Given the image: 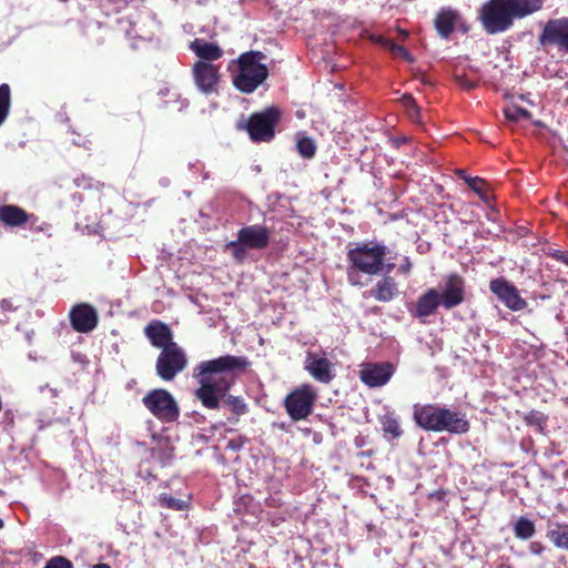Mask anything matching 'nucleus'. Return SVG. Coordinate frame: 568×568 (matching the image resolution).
Wrapping results in <instances>:
<instances>
[{
	"label": "nucleus",
	"instance_id": "1",
	"mask_svg": "<svg viewBox=\"0 0 568 568\" xmlns=\"http://www.w3.org/2000/svg\"><path fill=\"white\" fill-rule=\"evenodd\" d=\"M247 366V359L242 356L224 355L214 359L201 362L194 369V378L199 383L195 397L207 409H219L221 402L227 405L235 415H244L247 405L239 396L227 395L234 384V374Z\"/></svg>",
	"mask_w": 568,
	"mask_h": 568
},
{
	"label": "nucleus",
	"instance_id": "2",
	"mask_svg": "<svg viewBox=\"0 0 568 568\" xmlns=\"http://www.w3.org/2000/svg\"><path fill=\"white\" fill-rule=\"evenodd\" d=\"M389 253L388 247L378 241H365L353 243L348 246L347 258V282L352 286H364L362 274L378 276L383 273L389 274L395 264L386 263Z\"/></svg>",
	"mask_w": 568,
	"mask_h": 568
},
{
	"label": "nucleus",
	"instance_id": "3",
	"mask_svg": "<svg viewBox=\"0 0 568 568\" xmlns=\"http://www.w3.org/2000/svg\"><path fill=\"white\" fill-rule=\"evenodd\" d=\"M413 418L420 428L428 432L465 434L469 429V423L465 415L438 405L415 404Z\"/></svg>",
	"mask_w": 568,
	"mask_h": 568
},
{
	"label": "nucleus",
	"instance_id": "4",
	"mask_svg": "<svg viewBox=\"0 0 568 568\" xmlns=\"http://www.w3.org/2000/svg\"><path fill=\"white\" fill-rule=\"evenodd\" d=\"M266 55L261 51H247L233 60L229 70L234 87L243 93L254 92L268 77V69L263 62Z\"/></svg>",
	"mask_w": 568,
	"mask_h": 568
},
{
	"label": "nucleus",
	"instance_id": "5",
	"mask_svg": "<svg viewBox=\"0 0 568 568\" xmlns=\"http://www.w3.org/2000/svg\"><path fill=\"white\" fill-rule=\"evenodd\" d=\"M271 239V231L263 224H252L237 231V237L225 244L224 251L230 252L237 263H243L247 257L248 250L261 251L267 247Z\"/></svg>",
	"mask_w": 568,
	"mask_h": 568
},
{
	"label": "nucleus",
	"instance_id": "6",
	"mask_svg": "<svg viewBox=\"0 0 568 568\" xmlns=\"http://www.w3.org/2000/svg\"><path fill=\"white\" fill-rule=\"evenodd\" d=\"M479 18L489 34L501 33L511 28L515 17L506 0H489L483 4Z\"/></svg>",
	"mask_w": 568,
	"mask_h": 568
},
{
	"label": "nucleus",
	"instance_id": "7",
	"mask_svg": "<svg viewBox=\"0 0 568 568\" xmlns=\"http://www.w3.org/2000/svg\"><path fill=\"white\" fill-rule=\"evenodd\" d=\"M142 403L162 423H174L180 416L179 404L166 389L156 388L148 392Z\"/></svg>",
	"mask_w": 568,
	"mask_h": 568
},
{
	"label": "nucleus",
	"instance_id": "8",
	"mask_svg": "<svg viewBox=\"0 0 568 568\" xmlns=\"http://www.w3.org/2000/svg\"><path fill=\"white\" fill-rule=\"evenodd\" d=\"M187 365L185 352L176 344L172 343L171 346L164 347L156 359V374L163 381H172L179 373H181Z\"/></svg>",
	"mask_w": 568,
	"mask_h": 568
},
{
	"label": "nucleus",
	"instance_id": "9",
	"mask_svg": "<svg viewBox=\"0 0 568 568\" xmlns=\"http://www.w3.org/2000/svg\"><path fill=\"white\" fill-rule=\"evenodd\" d=\"M316 392L310 384L294 389L285 398V408L293 420L305 419L313 410Z\"/></svg>",
	"mask_w": 568,
	"mask_h": 568
},
{
	"label": "nucleus",
	"instance_id": "10",
	"mask_svg": "<svg viewBox=\"0 0 568 568\" xmlns=\"http://www.w3.org/2000/svg\"><path fill=\"white\" fill-rule=\"evenodd\" d=\"M278 120L280 111L274 106L251 115L246 124L250 138L255 142L271 141L274 138V128Z\"/></svg>",
	"mask_w": 568,
	"mask_h": 568
},
{
	"label": "nucleus",
	"instance_id": "11",
	"mask_svg": "<svg viewBox=\"0 0 568 568\" xmlns=\"http://www.w3.org/2000/svg\"><path fill=\"white\" fill-rule=\"evenodd\" d=\"M192 77L201 93L210 95L217 92L221 79L219 64L196 61L192 68Z\"/></svg>",
	"mask_w": 568,
	"mask_h": 568
},
{
	"label": "nucleus",
	"instance_id": "12",
	"mask_svg": "<svg viewBox=\"0 0 568 568\" xmlns=\"http://www.w3.org/2000/svg\"><path fill=\"white\" fill-rule=\"evenodd\" d=\"M489 290L510 311L519 312L527 307V302L520 296L518 288L503 277L491 280Z\"/></svg>",
	"mask_w": 568,
	"mask_h": 568
},
{
	"label": "nucleus",
	"instance_id": "13",
	"mask_svg": "<svg viewBox=\"0 0 568 568\" xmlns=\"http://www.w3.org/2000/svg\"><path fill=\"white\" fill-rule=\"evenodd\" d=\"M541 45L552 44L568 52V18L549 20L539 36Z\"/></svg>",
	"mask_w": 568,
	"mask_h": 568
},
{
	"label": "nucleus",
	"instance_id": "14",
	"mask_svg": "<svg viewBox=\"0 0 568 568\" xmlns=\"http://www.w3.org/2000/svg\"><path fill=\"white\" fill-rule=\"evenodd\" d=\"M442 306L452 310L464 302L465 282L456 275L450 274L443 283L440 291Z\"/></svg>",
	"mask_w": 568,
	"mask_h": 568
},
{
	"label": "nucleus",
	"instance_id": "15",
	"mask_svg": "<svg viewBox=\"0 0 568 568\" xmlns=\"http://www.w3.org/2000/svg\"><path fill=\"white\" fill-rule=\"evenodd\" d=\"M393 375V366L388 363H368L363 365L359 377L369 387L385 385Z\"/></svg>",
	"mask_w": 568,
	"mask_h": 568
},
{
	"label": "nucleus",
	"instance_id": "16",
	"mask_svg": "<svg viewBox=\"0 0 568 568\" xmlns=\"http://www.w3.org/2000/svg\"><path fill=\"white\" fill-rule=\"evenodd\" d=\"M305 369L314 379L324 384L329 383L335 376L333 364L325 356L312 352L306 355Z\"/></svg>",
	"mask_w": 568,
	"mask_h": 568
},
{
	"label": "nucleus",
	"instance_id": "17",
	"mask_svg": "<svg viewBox=\"0 0 568 568\" xmlns=\"http://www.w3.org/2000/svg\"><path fill=\"white\" fill-rule=\"evenodd\" d=\"M70 320L75 331L88 333L95 328L98 324V314L92 306L88 304H80L74 306L70 312Z\"/></svg>",
	"mask_w": 568,
	"mask_h": 568
},
{
	"label": "nucleus",
	"instance_id": "18",
	"mask_svg": "<svg viewBox=\"0 0 568 568\" xmlns=\"http://www.w3.org/2000/svg\"><path fill=\"white\" fill-rule=\"evenodd\" d=\"M439 305H442L439 291L428 288L417 298L415 307L410 310V313L414 317L425 322L428 316L435 314Z\"/></svg>",
	"mask_w": 568,
	"mask_h": 568
},
{
	"label": "nucleus",
	"instance_id": "19",
	"mask_svg": "<svg viewBox=\"0 0 568 568\" xmlns=\"http://www.w3.org/2000/svg\"><path fill=\"white\" fill-rule=\"evenodd\" d=\"M144 333L151 344L156 348H161V351L174 343L170 327L162 322L155 321L150 323L145 326Z\"/></svg>",
	"mask_w": 568,
	"mask_h": 568
},
{
	"label": "nucleus",
	"instance_id": "20",
	"mask_svg": "<svg viewBox=\"0 0 568 568\" xmlns=\"http://www.w3.org/2000/svg\"><path fill=\"white\" fill-rule=\"evenodd\" d=\"M385 275L376 282L374 287L369 291V296L374 297L378 302H390L398 294V285L394 277L389 274L384 273Z\"/></svg>",
	"mask_w": 568,
	"mask_h": 568
},
{
	"label": "nucleus",
	"instance_id": "21",
	"mask_svg": "<svg viewBox=\"0 0 568 568\" xmlns=\"http://www.w3.org/2000/svg\"><path fill=\"white\" fill-rule=\"evenodd\" d=\"M190 49L199 58L197 61L214 63L223 57V50L216 43L207 42L203 39H195L191 42Z\"/></svg>",
	"mask_w": 568,
	"mask_h": 568
},
{
	"label": "nucleus",
	"instance_id": "22",
	"mask_svg": "<svg viewBox=\"0 0 568 568\" xmlns=\"http://www.w3.org/2000/svg\"><path fill=\"white\" fill-rule=\"evenodd\" d=\"M28 220V213L17 205L6 204L0 206V221L7 226H21L26 224Z\"/></svg>",
	"mask_w": 568,
	"mask_h": 568
},
{
	"label": "nucleus",
	"instance_id": "23",
	"mask_svg": "<svg viewBox=\"0 0 568 568\" xmlns=\"http://www.w3.org/2000/svg\"><path fill=\"white\" fill-rule=\"evenodd\" d=\"M515 19H523L539 11L545 0H506Z\"/></svg>",
	"mask_w": 568,
	"mask_h": 568
},
{
	"label": "nucleus",
	"instance_id": "24",
	"mask_svg": "<svg viewBox=\"0 0 568 568\" xmlns=\"http://www.w3.org/2000/svg\"><path fill=\"white\" fill-rule=\"evenodd\" d=\"M457 14L452 10H442L436 19L435 27L442 38H448L454 30Z\"/></svg>",
	"mask_w": 568,
	"mask_h": 568
},
{
	"label": "nucleus",
	"instance_id": "25",
	"mask_svg": "<svg viewBox=\"0 0 568 568\" xmlns=\"http://www.w3.org/2000/svg\"><path fill=\"white\" fill-rule=\"evenodd\" d=\"M535 525L526 517H520L514 525V534L517 538L526 540L535 535Z\"/></svg>",
	"mask_w": 568,
	"mask_h": 568
},
{
	"label": "nucleus",
	"instance_id": "26",
	"mask_svg": "<svg viewBox=\"0 0 568 568\" xmlns=\"http://www.w3.org/2000/svg\"><path fill=\"white\" fill-rule=\"evenodd\" d=\"M296 150L304 159H312L316 152V144L313 139L298 133L296 136Z\"/></svg>",
	"mask_w": 568,
	"mask_h": 568
},
{
	"label": "nucleus",
	"instance_id": "27",
	"mask_svg": "<svg viewBox=\"0 0 568 568\" xmlns=\"http://www.w3.org/2000/svg\"><path fill=\"white\" fill-rule=\"evenodd\" d=\"M549 537L556 547L568 549V525H557L549 531Z\"/></svg>",
	"mask_w": 568,
	"mask_h": 568
},
{
	"label": "nucleus",
	"instance_id": "28",
	"mask_svg": "<svg viewBox=\"0 0 568 568\" xmlns=\"http://www.w3.org/2000/svg\"><path fill=\"white\" fill-rule=\"evenodd\" d=\"M466 183L467 185L475 192L479 195V197L485 201V202H488L489 201V194H488V191H487V183L484 179L481 178H467L466 179Z\"/></svg>",
	"mask_w": 568,
	"mask_h": 568
},
{
	"label": "nucleus",
	"instance_id": "29",
	"mask_svg": "<svg viewBox=\"0 0 568 568\" xmlns=\"http://www.w3.org/2000/svg\"><path fill=\"white\" fill-rule=\"evenodd\" d=\"M10 109V88L8 84L0 85V125L8 116Z\"/></svg>",
	"mask_w": 568,
	"mask_h": 568
},
{
	"label": "nucleus",
	"instance_id": "30",
	"mask_svg": "<svg viewBox=\"0 0 568 568\" xmlns=\"http://www.w3.org/2000/svg\"><path fill=\"white\" fill-rule=\"evenodd\" d=\"M530 112L524 108L517 105H510L505 109L506 120L509 122H518L521 120H529Z\"/></svg>",
	"mask_w": 568,
	"mask_h": 568
},
{
	"label": "nucleus",
	"instance_id": "31",
	"mask_svg": "<svg viewBox=\"0 0 568 568\" xmlns=\"http://www.w3.org/2000/svg\"><path fill=\"white\" fill-rule=\"evenodd\" d=\"M159 503L162 507L174 510H183L187 507L186 500L174 498L168 494H161L159 496Z\"/></svg>",
	"mask_w": 568,
	"mask_h": 568
},
{
	"label": "nucleus",
	"instance_id": "32",
	"mask_svg": "<svg viewBox=\"0 0 568 568\" xmlns=\"http://www.w3.org/2000/svg\"><path fill=\"white\" fill-rule=\"evenodd\" d=\"M382 424L384 432L393 437L397 438L402 435L399 423L394 416H385Z\"/></svg>",
	"mask_w": 568,
	"mask_h": 568
},
{
	"label": "nucleus",
	"instance_id": "33",
	"mask_svg": "<svg viewBox=\"0 0 568 568\" xmlns=\"http://www.w3.org/2000/svg\"><path fill=\"white\" fill-rule=\"evenodd\" d=\"M384 47H385V49H387V50H388V51H389L394 57H396V58H403V59H405V60H407V61H410V54L408 53V51H407L404 47H402V45H399V44H397V43H395V42H393V41H390V40H385V41H384Z\"/></svg>",
	"mask_w": 568,
	"mask_h": 568
},
{
	"label": "nucleus",
	"instance_id": "34",
	"mask_svg": "<svg viewBox=\"0 0 568 568\" xmlns=\"http://www.w3.org/2000/svg\"><path fill=\"white\" fill-rule=\"evenodd\" d=\"M403 105L406 109L408 116L413 121L419 120V109L415 103V100L410 95H404L402 99Z\"/></svg>",
	"mask_w": 568,
	"mask_h": 568
},
{
	"label": "nucleus",
	"instance_id": "35",
	"mask_svg": "<svg viewBox=\"0 0 568 568\" xmlns=\"http://www.w3.org/2000/svg\"><path fill=\"white\" fill-rule=\"evenodd\" d=\"M44 568H72V564L64 557L57 556L51 558Z\"/></svg>",
	"mask_w": 568,
	"mask_h": 568
},
{
	"label": "nucleus",
	"instance_id": "36",
	"mask_svg": "<svg viewBox=\"0 0 568 568\" xmlns=\"http://www.w3.org/2000/svg\"><path fill=\"white\" fill-rule=\"evenodd\" d=\"M526 420L528 424L530 425H535L537 426L539 429H542L545 423H546V417L544 414L541 413H538V412H532L530 413L527 417H526Z\"/></svg>",
	"mask_w": 568,
	"mask_h": 568
},
{
	"label": "nucleus",
	"instance_id": "37",
	"mask_svg": "<svg viewBox=\"0 0 568 568\" xmlns=\"http://www.w3.org/2000/svg\"><path fill=\"white\" fill-rule=\"evenodd\" d=\"M455 81L462 89L465 90H471L477 85L476 81L468 79L465 74H456Z\"/></svg>",
	"mask_w": 568,
	"mask_h": 568
},
{
	"label": "nucleus",
	"instance_id": "38",
	"mask_svg": "<svg viewBox=\"0 0 568 568\" xmlns=\"http://www.w3.org/2000/svg\"><path fill=\"white\" fill-rule=\"evenodd\" d=\"M246 439L243 438L242 436H239L237 438H234V439H230L226 444V449H231L233 452H237L240 450L243 445L245 444Z\"/></svg>",
	"mask_w": 568,
	"mask_h": 568
},
{
	"label": "nucleus",
	"instance_id": "39",
	"mask_svg": "<svg viewBox=\"0 0 568 568\" xmlns=\"http://www.w3.org/2000/svg\"><path fill=\"white\" fill-rule=\"evenodd\" d=\"M412 270V262L408 257H404L403 263L398 267V272L403 274H408Z\"/></svg>",
	"mask_w": 568,
	"mask_h": 568
},
{
	"label": "nucleus",
	"instance_id": "40",
	"mask_svg": "<svg viewBox=\"0 0 568 568\" xmlns=\"http://www.w3.org/2000/svg\"><path fill=\"white\" fill-rule=\"evenodd\" d=\"M0 307H1V310H3L4 312H7V311H12V310H13V306H12L11 302H10V301H8V300H2V301L0 302Z\"/></svg>",
	"mask_w": 568,
	"mask_h": 568
},
{
	"label": "nucleus",
	"instance_id": "41",
	"mask_svg": "<svg viewBox=\"0 0 568 568\" xmlns=\"http://www.w3.org/2000/svg\"><path fill=\"white\" fill-rule=\"evenodd\" d=\"M542 549H544L542 546L540 544H538V542H532L530 545V550L535 555L541 554Z\"/></svg>",
	"mask_w": 568,
	"mask_h": 568
},
{
	"label": "nucleus",
	"instance_id": "42",
	"mask_svg": "<svg viewBox=\"0 0 568 568\" xmlns=\"http://www.w3.org/2000/svg\"><path fill=\"white\" fill-rule=\"evenodd\" d=\"M457 174H458V176H459L460 179H463L465 182H466V179H467V178H470V176H469V175H467V174H466V172H465V171H463V170H458V171H457Z\"/></svg>",
	"mask_w": 568,
	"mask_h": 568
},
{
	"label": "nucleus",
	"instance_id": "43",
	"mask_svg": "<svg viewBox=\"0 0 568 568\" xmlns=\"http://www.w3.org/2000/svg\"><path fill=\"white\" fill-rule=\"evenodd\" d=\"M45 388H48V389H49V392L51 393V396H52V397H55V396L58 395L57 389H54V388H49L48 386H45Z\"/></svg>",
	"mask_w": 568,
	"mask_h": 568
},
{
	"label": "nucleus",
	"instance_id": "44",
	"mask_svg": "<svg viewBox=\"0 0 568 568\" xmlns=\"http://www.w3.org/2000/svg\"><path fill=\"white\" fill-rule=\"evenodd\" d=\"M93 568H110V566L106 564H98Z\"/></svg>",
	"mask_w": 568,
	"mask_h": 568
},
{
	"label": "nucleus",
	"instance_id": "45",
	"mask_svg": "<svg viewBox=\"0 0 568 568\" xmlns=\"http://www.w3.org/2000/svg\"><path fill=\"white\" fill-rule=\"evenodd\" d=\"M73 143L78 144V145H81L80 141H78V140H73Z\"/></svg>",
	"mask_w": 568,
	"mask_h": 568
},
{
	"label": "nucleus",
	"instance_id": "46",
	"mask_svg": "<svg viewBox=\"0 0 568 568\" xmlns=\"http://www.w3.org/2000/svg\"><path fill=\"white\" fill-rule=\"evenodd\" d=\"M3 527V520L0 518V529Z\"/></svg>",
	"mask_w": 568,
	"mask_h": 568
}]
</instances>
